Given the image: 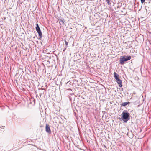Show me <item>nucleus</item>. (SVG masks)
I'll use <instances>...</instances> for the list:
<instances>
[{
    "mask_svg": "<svg viewBox=\"0 0 151 151\" xmlns=\"http://www.w3.org/2000/svg\"><path fill=\"white\" fill-rule=\"evenodd\" d=\"M106 0L108 4H110V0Z\"/></svg>",
    "mask_w": 151,
    "mask_h": 151,
    "instance_id": "nucleus-9",
    "label": "nucleus"
},
{
    "mask_svg": "<svg viewBox=\"0 0 151 151\" xmlns=\"http://www.w3.org/2000/svg\"><path fill=\"white\" fill-rule=\"evenodd\" d=\"M116 82L119 85V87H121L122 86V80L119 78L116 80Z\"/></svg>",
    "mask_w": 151,
    "mask_h": 151,
    "instance_id": "nucleus-5",
    "label": "nucleus"
},
{
    "mask_svg": "<svg viewBox=\"0 0 151 151\" xmlns=\"http://www.w3.org/2000/svg\"><path fill=\"white\" fill-rule=\"evenodd\" d=\"M65 44L66 45H67L68 43L65 41Z\"/></svg>",
    "mask_w": 151,
    "mask_h": 151,
    "instance_id": "nucleus-12",
    "label": "nucleus"
},
{
    "mask_svg": "<svg viewBox=\"0 0 151 151\" xmlns=\"http://www.w3.org/2000/svg\"><path fill=\"white\" fill-rule=\"evenodd\" d=\"M45 129L46 131L47 132L49 133H51V131L50 127V126L48 124H46Z\"/></svg>",
    "mask_w": 151,
    "mask_h": 151,
    "instance_id": "nucleus-4",
    "label": "nucleus"
},
{
    "mask_svg": "<svg viewBox=\"0 0 151 151\" xmlns=\"http://www.w3.org/2000/svg\"><path fill=\"white\" fill-rule=\"evenodd\" d=\"M114 77L116 80L119 79V75L118 74H117L115 72H114Z\"/></svg>",
    "mask_w": 151,
    "mask_h": 151,
    "instance_id": "nucleus-6",
    "label": "nucleus"
},
{
    "mask_svg": "<svg viewBox=\"0 0 151 151\" xmlns=\"http://www.w3.org/2000/svg\"><path fill=\"white\" fill-rule=\"evenodd\" d=\"M128 102H123L122 103V105L123 106H125L127 105L128 104Z\"/></svg>",
    "mask_w": 151,
    "mask_h": 151,
    "instance_id": "nucleus-7",
    "label": "nucleus"
},
{
    "mask_svg": "<svg viewBox=\"0 0 151 151\" xmlns=\"http://www.w3.org/2000/svg\"><path fill=\"white\" fill-rule=\"evenodd\" d=\"M49 63V62L48 61H47L45 60L44 61V63H43V64L44 66H45V65H47V64H46V63Z\"/></svg>",
    "mask_w": 151,
    "mask_h": 151,
    "instance_id": "nucleus-8",
    "label": "nucleus"
},
{
    "mask_svg": "<svg viewBox=\"0 0 151 151\" xmlns=\"http://www.w3.org/2000/svg\"><path fill=\"white\" fill-rule=\"evenodd\" d=\"M60 22L62 23L63 24H64V21L62 20H60Z\"/></svg>",
    "mask_w": 151,
    "mask_h": 151,
    "instance_id": "nucleus-10",
    "label": "nucleus"
},
{
    "mask_svg": "<svg viewBox=\"0 0 151 151\" xmlns=\"http://www.w3.org/2000/svg\"><path fill=\"white\" fill-rule=\"evenodd\" d=\"M130 114L129 113L123 111L122 113V118L126 120V122L128 120V117L129 116Z\"/></svg>",
    "mask_w": 151,
    "mask_h": 151,
    "instance_id": "nucleus-2",
    "label": "nucleus"
},
{
    "mask_svg": "<svg viewBox=\"0 0 151 151\" xmlns=\"http://www.w3.org/2000/svg\"><path fill=\"white\" fill-rule=\"evenodd\" d=\"M36 29L37 31L39 34L40 38H41L42 37V34L37 23L36 24Z\"/></svg>",
    "mask_w": 151,
    "mask_h": 151,
    "instance_id": "nucleus-3",
    "label": "nucleus"
},
{
    "mask_svg": "<svg viewBox=\"0 0 151 151\" xmlns=\"http://www.w3.org/2000/svg\"><path fill=\"white\" fill-rule=\"evenodd\" d=\"M131 58L130 56L122 57L120 59V63L122 64L125 62L130 60Z\"/></svg>",
    "mask_w": 151,
    "mask_h": 151,
    "instance_id": "nucleus-1",
    "label": "nucleus"
},
{
    "mask_svg": "<svg viewBox=\"0 0 151 151\" xmlns=\"http://www.w3.org/2000/svg\"><path fill=\"white\" fill-rule=\"evenodd\" d=\"M145 0H141V1L142 3H143L145 1Z\"/></svg>",
    "mask_w": 151,
    "mask_h": 151,
    "instance_id": "nucleus-11",
    "label": "nucleus"
}]
</instances>
